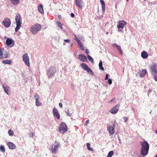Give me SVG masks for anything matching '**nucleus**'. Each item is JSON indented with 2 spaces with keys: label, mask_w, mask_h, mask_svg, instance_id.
<instances>
[{
  "label": "nucleus",
  "mask_w": 157,
  "mask_h": 157,
  "mask_svg": "<svg viewBox=\"0 0 157 157\" xmlns=\"http://www.w3.org/2000/svg\"><path fill=\"white\" fill-rule=\"evenodd\" d=\"M36 103L37 106L42 105V103L38 99H36Z\"/></svg>",
  "instance_id": "nucleus-27"
},
{
  "label": "nucleus",
  "mask_w": 157,
  "mask_h": 157,
  "mask_svg": "<svg viewBox=\"0 0 157 157\" xmlns=\"http://www.w3.org/2000/svg\"><path fill=\"white\" fill-rule=\"evenodd\" d=\"M106 33L107 34H108V32H106Z\"/></svg>",
  "instance_id": "nucleus-59"
},
{
  "label": "nucleus",
  "mask_w": 157,
  "mask_h": 157,
  "mask_svg": "<svg viewBox=\"0 0 157 157\" xmlns=\"http://www.w3.org/2000/svg\"><path fill=\"white\" fill-rule=\"evenodd\" d=\"M126 22L122 20L118 22V24L117 25V27L118 29H123L124 26L126 25Z\"/></svg>",
  "instance_id": "nucleus-12"
},
{
  "label": "nucleus",
  "mask_w": 157,
  "mask_h": 157,
  "mask_svg": "<svg viewBox=\"0 0 157 157\" xmlns=\"http://www.w3.org/2000/svg\"><path fill=\"white\" fill-rule=\"evenodd\" d=\"M107 128L108 129V126H107Z\"/></svg>",
  "instance_id": "nucleus-63"
},
{
  "label": "nucleus",
  "mask_w": 157,
  "mask_h": 157,
  "mask_svg": "<svg viewBox=\"0 0 157 157\" xmlns=\"http://www.w3.org/2000/svg\"><path fill=\"white\" fill-rule=\"evenodd\" d=\"M79 57H78V59L81 61L84 62L86 61L87 58L86 56L83 54H79Z\"/></svg>",
  "instance_id": "nucleus-17"
},
{
  "label": "nucleus",
  "mask_w": 157,
  "mask_h": 157,
  "mask_svg": "<svg viewBox=\"0 0 157 157\" xmlns=\"http://www.w3.org/2000/svg\"><path fill=\"white\" fill-rule=\"evenodd\" d=\"M73 44H71V46H72Z\"/></svg>",
  "instance_id": "nucleus-57"
},
{
  "label": "nucleus",
  "mask_w": 157,
  "mask_h": 157,
  "mask_svg": "<svg viewBox=\"0 0 157 157\" xmlns=\"http://www.w3.org/2000/svg\"><path fill=\"white\" fill-rule=\"evenodd\" d=\"M2 48H0V59H2Z\"/></svg>",
  "instance_id": "nucleus-36"
},
{
  "label": "nucleus",
  "mask_w": 157,
  "mask_h": 157,
  "mask_svg": "<svg viewBox=\"0 0 157 157\" xmlns=\"http://www.w3.org/2000/svg\"><path fill=\"white\" fill-rule=\"evenodd\" d=\"M90 143H87V147L88 149L90 151H94V150L92 148L90 147Z\"/></svg>",
  "instance_id": "nucleus-28"
},
{
  "label": "nucleus",
  "mask_w": 157,
  "mask_h": 157,
  "mask_svg": "<svg viewBox=\"0 0 157 157\" xmlns=\"http://www.w3.org/2000/svg\"><path fill=\"white\" fill-rule=\"evenodd\" d=\"M99 69L101 71H104V69L102 66V62L101 60L100 61L99 64Z\"/></svg>",
  "instance_id": "nucleus-24"
},
{
  "label": "nucleus",
  "mask_w": 157,
  "mask_h": 157,
  "mask_svg": "<svg viewBox=\"0 0 157 157\" xmlns=\"http://www.w3.org/2000/svg\"><path fill=\"white\" fill-rule=\"evenodd\" d=\"M76 42H77L78 45H79L82 44L79 40H77V41Z\"/></svg>",
  "instance_id": "nucleus-42"
},
{
  "label": "nucleus",
  "mask_w": 157,
  "mask_h": 157,
  "mask_svg": "<svg viewBox=\"0 0 157 157\" xmlns=\"http://www.w3.org/2000/svg\"><path fill=\"white\" fill-rule=\"evenodd\" d=\"M105 80L108 79V74H106L105 76Z\"/></svg>",
  "instance_id": "nucleus-52"
},
{
  "label": "nucleus",
  "mask_w": 157,
  "mask_h": 157,
  "mask_svg": "<svg viewBox=\"0 0 157 157\" xmlns=\"http://www.w3.org/2000/svg\"><path fill=\"white\" fill-rule=\"evenodd\" d=\"M124 119L125 122H126L128 120V118L125 117H124Z\"/></svg>",
  "instance_id": "nucleus-43"
},
{
  "label": "nucleus",
  "mask_w": 157,
  "mask_h": 157,
  "mask_svg": "<svg viewBox=\"0 0 157 157\" xmlns=\"http://www.w3.org/2000/svg\"><path fill=\"white\" fill-rule=\"evenodd\" d=\"M155 157H157V154L156 155Z\"/></svg>",
  "instance_id": "nucleus-60"
},
{
  "label": "nucleus",
  "mask_w": 157,
  "mask_h": 157,
  "mask_svg": "<svg viewBox=\"0 0 157 157\" xmlns=\"http://www.w3.org/2000/svg\"><path fill=\"white\" fill-rule=\"evenodd\" d=\"M113 101V100H111V101Z\"/></svg>",
  "instance_id": "nucleus-62"
},
{
  "label": "nucleus",
  "mask_w": 157,
  "mask_h": 157,
  "mask_svg": "<svg viewBox=\"0 0 157 157\" xmlns=\"http://www.w3.org/2000/svg\"><path fill=\"white\" fill-rule=\"evenodd\" d=\"M79 38L81 40H82V41L85 40L84 38L82 36L79 37Z\"/></svg>",
  "instance_id": "nucleus-45"
},
{
  "label": "nucleus",
  "mask_w": 157,
  "mask_h": 157,
  "mask_svg": "<svg viewBox=\"0 0 157 157\" xmlns=\"http://www.w3.org/2000/svg\"><path fill=\"white\" fill-rule=\"evenodd\" d=\"M38 11L41 14L44 13V10L42 4H40L39 5V6L38 7Z\"/></svg>",
  "instance_id": "nucleus-22"
},
{
  "label": "nucleus",
  "mask_w": 157,
  "mask_h": 157,
  "mask_svg": "<svg viewBox=\"0 0 157 157\" xmlns=\"http://www.w3.org/2000/svg\"><path fill=\"white\" fill-rule=\"evenodd\" d=\"M11 3L14 5H17L20 2V0H10Z\"/></svg>",
  "instance_id": "nucleus-23"
},
{
  "label": "nucleus",
  "mask_w": 157,
  "mask_h": 157,
  "mask_svg": "<svg viewBox=\"0 0 157 157\" xmlns=\"http://www.w3.org/2000/svg\"><path fill=\"white\" fill-rule=\"evenodd\" d=\"M71 17H74L75 16V15H74V13H71Z\"/></svg>",
  "instance_id": "nucleus-51"
},
{
  "label": "nucleus",
  "mask_w": 157,
  "mask_h": 157,
  "mask_svg": "<svg viewBox=\"0 0 157 157\" xmlns=\"http://www.w3.org/2000/svg\"><path fill=\"white\" fill-rule=\"evenodd\" d=\"M129 0H127V2H128V1Z\"/></svg>",
  "instance_id": "nucleus-61"
},
{
  "label": "nucleus",
  "mask_w": 157,
  "mask_h": 157,
  "mask_svg": "<svg viewBox=\"0 0 157 157\" xmlns=\"http://www.w3.org/2000/svg\"><path fill=\"white\" fill-rule=\"evenodd\" d=\"M153 76V78L156 81H157V75H152Z\"/></svg>",
  "instance_id": "nucleus-38"
},
{
  "label": "nucleus",
  "mask_w": 157,
  "mask_h": 157,
  "mask_svg": "<svg viewBox=\"0 0 157 157\" xmlns=\"http://www.w3.org/2000/svg\"><path fill=\"white\" fill-rule=\"evenodd\" d=\"M11 22L8 18H5L2 22V24L6 27H9L10 25Z\"/></svg>",
  "instance_id": "nucleus-10"
},
{
  "label": "nucleus",
  "mask_w": 157,
  "mask_h": 157,
  "mask_svg": "<svg viewBox=\"0 0 157 157\" xmlns=\"http://www.w3.org/2000/svg\"><path fill=\"white\" fill-rule=\"evenodd\" d=\"M113 46L115 47L117 49V50L119 51L120 54L122 55H123V52L121 50V47L119 45H117V44L115 43L113 44Z\"/></svg>",
  "instance_id": "nucleus-19"
},
{
  "label": "nucleus",
  "mask_w": 157,
  "mask_h": 157,
  "mask_svg": "<svg viewBox=\"0 0 157 157\" xmlns=\"http://www.w3.org/2000/svg\"><path fill=\"white\" fill-rule=\"evenodd\" d=\"M80 49L81 50H83L84 49V47L82 45V44H81V45H79Z\"/></svg>",
  "instance_id": "nucleus-37"
},
{
  "label": "nucleus",
  "mask_w": 157,
  "mask_h": 157,
  "mask_svg": "<svg viewBox=\"0 0 157 157\" xmlns=\"http://www.w3.org/2000/svg\"><path fill=\"white\" fill-rule=\"evenodd\" d=\"M63 40L64 42H66L67 43H69L71 41L69 39H64Z\"/></svg>",
  "instance_id": "nucleus-40"
},
{
  "label": "nucleus",
  "mask_w": 157,
  "mask_h": 157,
  "mask_svg": "<svg viewBox=\"0 0 157 157\" xmlns=\"http://www.w3.org/2000/svg\"><path fill=\"white\" fill-rule=\"evenodd\" d=\"M60 144L59 142L56 140L54 144L52 145L50 151L52 153L56 154L57 152L58 148L60 147Z\"/></svg>",
  "instance_id": "nucleus-2"
},
{
  "label": "nucleus",
  "mask_w": 157,
  "mask_h": 157,
  "mask_svg": "<svg viewBox=\"0 0 157 157\" xmlns=\"http://www.w3.org/2000/svg\"><path fill=\"white\" fill-rule=\"evenodd\" d=\"M66 44V43H63V45H65Z\"/></svg>",
  "instance_id": "nucleus-55"
},
{
  "label": "nucleus",
  "mask_w": 157,
  "mask_h": 157,
  "mask_svg": "<svg viewBox=\"0 0 157 157\" xmlns=\"http://www.w3.org/2000/svg\"><path fill=\"white\" fill-rule=\"evenodd\" d=\"M56 70V68L54 67H51L47 71V75L49 78H51L54 76Z\"/></svg>",
  "instance_id": "nucleus-5"
},
{
  "label": "nucleus",
  "mask_w": 157,
  "mask_h": 157,
  "mask_svg": "<svg viewBox=\"0 0 157 157\" xmlns=\"http://www.w3.org/2000/svg\"><path fill=\"white\" fill-rule=\"evenodd\" d=\"M151 72L152 75H157V64H153L150 66Z\"/></svg>",
  "instance_id": "nucleus-8"
},
{
  "label": "nucleus",
  "mask_w": 157,
  "mask_h": 157,
  "mask_svg": "<svg viewBox=\"0 0 157 157\" xmlns=\"http://www.w3.org/2000/svg\"><path fill=\"white\" fill-rule=\"evenodd\" d=\"M7 144L10 149H15L16 148V145L12 142H9Z\"/></svg>",
  "instance_id": "nucleus-18"
},
{
  "label": "nucleus",
  "mask_w": 157,
  "mask_h": 157,
  "mask_svg": "<svg viewBox=\"0 0 157 157\" xmlns=\"http://www.w3.org/2000/svg\"><path fill=\"white\" fill-rule=\"evenodd\" d=\"M75 3L76 5L81 9H82L84 5L82 0H75Z\"/></svg>",
  "instance_id": "nucleus-14"
},
{
  "label": "nucleus",
  "mask_w": 157,
  "mask_h": 157,
  "mask_svg": "<svg viewBox=\"0 0 157 157\" xmlns=\"http://www.w3.org/2000/svg\"><path fill=\"white\" fill-rule=\"evenodd\" d=\"M8 56L7 52H6L5 53V54L3 55H2V59L5 58H6Z\"/></svg>",
  "instance_id": "nucleus-33"
},
{
  "label": "nucleus",
  "mask_w": 157,
  "mask_h": 157,
  "mask_svg": "<svg viewBox=\"0 0 157 157\" xmlns=\"http://www.w3.org/2000/svg\"><path fill=\"white\" fill-rule=\"evenodd\" d=\"M112 83V81L110 79H109V84H111Z\"/></svg>",
  "instance_id": "nucleus-48"
},
{
  "label": "nucleus",
  "mask_w": 157,
  "mask_h": 157,
  "mask_svg": "<svg viewBox=\"0 0 157 157\" xmlns=\"http://www.w3.org/2000/svg\"><path fill=\"white\" fill-rule=\"evenodd\" d=\"M82 157H85L83 156H82Z\"/></svg>",
  "instance_id": "nucleus-64"
},
{
  "label": "nucleus",
  "mask_w": 157,
  "mask_h": 157,
  "mask_svg": "<svg viewBox=\"0 0 157 157\" xmlns=\"http://www.w3.org/2000/svg\"><path fill=\"white\" fill-rule=\"evenodd\" d=\"M66 113H67V115L69 116H70L71 115L72 113H70L69 112V110L68 109H67L66 111Z\"/></svg>",
  "instance_id": "nucleus-35"
},
{
  "label": "nucleus",
  "mask_w": 157,
  "mask_h": 157,
  "mask_svg": "<svg viewBox=\"0 0 157 157\" xmlns=\"http://www.w3.org/2000/svg\"><path fill=\"white\" fill-rule=\"evenodd\" d=\"M102 8L103 12H104L105 11V4L102 5Z\"/></svg>",
  "instance_id": "nucleus-39"
},
{
  "label": "nucleus",
  "mask_w": 157,
  "mask_h": 157,
  "mask_svg": "<svg viewBox=\"0 0 157 157\" xmlns=\"http://www.w3.org/2000/svg\"><path fill=\"white\" fill-rule=\"evenodd\" d=\"M101 3L102 5L105 4V2L103 0H100Z\"/></svg>",
  "instance_id": "nucleus-47"
},
{
  "label": "nucleus",
  "mask_w": 157,
  "mask_h": 157,
  "mask_svg": "<svg viewBox=\"0 0 157 157\" xmlns=\"http://www.w3.org/2000/svg\"><path fill=\"white\" fill-rule=\"evenodd\" d=\"M120 105L118 104L113 107L110 110V112L112 114H116L119 110Z\"/></svg>",
  "instance_id": "nucleus-11"
},
{
  "label": "nucleus",
  "mask_w": 157,
  "mask_h": 157,
  "mask_svg": "<svg viewBox=\"0 0 157 157\" xmlns=\"http://www.w3.org/2000/svg\"><path fill=\"white\" fill-rule=\"evenodd\" d=\"M41 28L40 24H35L31 27L30 30L33 34H35Z\"/></svg>",
  "instance_id": "nucleus-4"
},
{
  "label": "nucleus",
  "mask_w": 157,
  "mask_h": 157,
  "mask_svg": "<svg viewBox=\"0 0 157 157\" xmlns=\"http://www.w3.org/2000/svg\"><path fill=\"white\" fill-rule=\"evenodd\" d=\"M15 19L16 23V27L15 28V31L17 32L21 27V25L22 24L20 15L18 14V15H17L15 17Z\"/></svg>",
  "instance_id": "nucleus-3"
},
{
  "label": "nucleus",
  "mask_w": 157,
  "mask_h": 157,
  "mask_svg": "<svg viewBox=\"0 0 157 157\" xmlns=\"http://www.w3.org/2000/svg\"><path fill=\"white\" fill-rule=\"evenodd\" d=\"M8 133L10 136H12L13 135V131L12 130L9 129L8 130Z\"/></svg>",
  "instance_id": "nucleus-30"
},
{
  "label": "nucleus",
  "mask_w": 157,
  "mask_h": 157,
  "mask_svg": "<svg viewBox=\"0 0 157 157\" xmlns=\"http://www.w3.org/2000/svg\"><path fill=\"white\" fill-rule=\"evenodd\" d=\"M56 23L58 25V27L60 28V29H63V27L62 26V24L59 22H57Z\"/></svg>",
  "instance_id": "nucleus-32"
},
{
  "label": "nucleus",
  "mask_w": 157,
  "mask_h": 157,
  "mask_svg": "<svg viewBox=\"0 0 157 157\" xmlns=\"http://www.w3.org/2000/svg\"><path fill=\"white\" fill-rule=\"evenodd\" d=\"M80 66L84 70L86 71L88 73L91 75H94L93 71L86 64L82 63L80 64Z\"/></svg>",
  "instance_id": "nucleus-7"
},
{
  "label": "nucleus",
  "mask_w": 157,
  "mask_h": 157,
  "mask_svg": "<svg viewBox=\"0 0 157 157\" xmlns=\"http://www.w3.org/2000/svg\"><path fill=\"white\" fill-rule=\"evenodd\" d=\"M13 40L9 38H8L6 41V43L7 45H10L12 42Z\"/></svg>",
  "instance_id": "nucleus-26"
},
{
  "label": "nucleus",
  "mask_w": 157,
  "mask_h": 157,
  "mask_svg": "<svg viewBox=\"0 0 157 157\" xmlns=\"http://www.w3.org/2000/svg\"><path fill=\"white\" fill-rule=\"evenodd\" d=\"M53 113L54 116L56 117L58 119H60V115L58 110L56 109V108H53Z\"/></svg>",
  "instance_id": "nucleus-13"
},
{
  "label": "nucleus",
  "mask_w": 157,
  "mask_h": 157,
  "mask_svg": "<svg viewBox=\"0 0 157 157\" xmlns=\"http://www.w3.org/2000/svg\"><path fill=\"white\" fill-rule=\"evenodd\" d=\"M59 107L61 108H62L63 107V105H62V104L61 103H60L59 104Z\"/></svg>",
  "instance_id": "nucleus-50"
},
{
  "label": "nucleus",
  "mask_w": 157,
  "mask_h": 157,
  "mask_svg": "<svg viewBox=\"0 0 157 157\" xmlns=\"http://www.w3.org/2000/svg\"><path fill=\"white\" fill-rule=\"evenodd\" d=\"M2 63L5 64H10L11 63V61L10 60L6 59L3 60L2 61Z\"/></svg>",
  "instance_id": "nucleus-25"
},
{
  "label": "nucleus",
  "mask_w": 157,
  "mask_h": 157,
  "mask_svg": "<svg viewBox=\"0 0 157 157\" xmlns=\"http://www.w3.org/2000/svg\"><path fill=\"white\" fill-rule=\"evenodd\" d=\"M146 74H147V71L145 69H143L142 71H140L138 72V74L140 78L144 77Z\"/></svg>",
  "instance_id": "nucleus-16"
},
{
  "label": "nucleus",
  "mask_w": 157,
  "mask_h": 157,
  "mask_svg": "<svg viewBox=\"0 0 157 157\" xmlns=\"http://www.w3.org/2000/svg\"><path fill=\"white\" fill-rule=\"evenodd\" d=\"M87 57L89 60L92 63L94 62V60L89 55L87 56Z\"/></svg>",
  "instance_id": "nucleus-29"
},
{
  "label": "nucleus",
  "mask_w": 157,
  "mask_h": 157,
  "mask_svg": "<svg viewBox=\"0 0 157 157\" xmlns=\"http://www.w3.org/2000/svg\"><path fill=\"white\" fill-rule=\"evenodd\" d=\"M89 120H87L86 122H85V126H86L87 125L88 123H89Z\"/></svg>",
  "instance_id": "nucleus-44"
},
{
  "label": "nucleus",
  "mask_w": 157,
  "mask_h": 157,
  "mask_svg": "<svg viewBox=\"0 0 157 157\" xmlns=\"http://www.w3.org/2000/svg\"><path fill=\"white\" fill-rule=\"evenodd\" d=\"M34 97L35 98H38L39 97V95H35L34 96Z\"/></svg>",
  "instance_id": "nucleus-53"
},
{
  "label": "nucleus",
  "mask_w": 157,
  "mask_h": 157,
  "mask_svg": "<svg viewBox=\"0 0 157 157\" xmlns=\"http://www.w3.org/2000/svg\"><path fill=\"white\" fill-rule=\"evenodd\" d=\"M141 56L144 59L148 57L147 53L145 51H144L142 52Z\"/></svg>",
  "instance_id": "nucleus-20"
},
{
  "label": "nucleus",
  "mask_w": 157,
  "mask_h": 157,
  "mask_svg": "<svg viewBox=\"0 0 157 157\" xmlns=\"http://www.w3.org/2000/svg\"><path fill=\"white\" fill-rule=\"evenodd\" d=\"M0 150L3 153H4L5 151V149L3 145H2L0 147Z\"/></svg>",
  "instance_id": "nucleus-31"
},
{
  "label": "nucleus",
  "mask_w": 157,
  "mask_h": 157,
  "mask_svg": "<svg viewBox=\"0 0 157 157\" xmlns=\"http://www.w3.org/2000/svg\"><path fill=\"white\" fill-rule=\"evenodd\" d=\"M86 54H88L90 53V51L88 49H86Z\"/></svg>",
  "instance_id": "nucleus-49"
},
{
  "label": "nucleus",
  "mask_w": 157,
  "mask_h": 157,
  "mask_svg": "<svg viewBox=\"0 0 157 157\" xmlns=\"http://www.w3.org/2000/svg\"><path fill=\"white\" fill-rule=\"evenodd\" d=\"M155 132L156 133H157V130Z\"/></svg>",
  "instance_id": "nucleus-58"
},
{
  "label": "nucleus",
  "mask_w": 157,
  "mask_h": 157,
  "mask_svg": "<svg viewBox=\"0 0 157 157\" xmlns=\"http://www.w3.org/2000/svg\"><path fill=\"white\" fill-rule=\"evenodd\" d=\"M74 36L75 38V40L76 41H77V40H79L78 38L75 35H74Z\"/></svg>",
  "instance_id": "nucleus-46"
},
{
  "label": "nucleus",
  "mask_w": 157,
  "mask_h": 157,
  "mask_svg": "<svg viewBox=\"0 0 157 157\" xmlns=\"http://www.w3.org/2000/svg\"><path fill=\"white\" fill-rule=\"evenodd\" d=\"M3 88L6 93L7 94H8L9 91L10 90L9 87L7 85L5 86L3 85Z\"/></svg>",
  "instance_id": "nucleus-21"
},
{
  "label": "nucleus",
  "mask_w": 157,
  "mask_h": 157,
  "mask_svg": "<svg viewBox=\"0 0 157 157\" xmlns=\"http://www.w3.org/2000/svg\"><path fill=\"white\" fill-rule=\"evenodd\" d=\"M115 124H114L113 125L110 126L109 128V135L111 136L112 135H113L115 132L114 130L115 128Z\"/></svg>",
  "instance_id": "nucleus-15"
},
{
  "label": "nucleus",
  "mask_w": 157,
  "mask_h": 157,
  "mask_svg": "<svg viewBox=\"0 0 157 157\" xmlns=\"http://www.w3.org/2000/svg\"><path fill=\"white\" fill-rule=\"evenodd\" d=\"M67 131V127L66 124L64 122H62L60 124L59 131L62 134H64Z\"/></svg>",
  "instance_id": "nucleus-6"
},
{
  "label": "nucleus",
  "mask_w": 157,
  "mask_h": 157,
  "mask_svg": "<svg viewBox=\"0 0 157 157\" xmlns=\"http://www.w3.org/2000/svg\"><path fill=\"white\" fill-rule=\"evenodd\" d=\"M103 85H105V86H107V84H105V82H103Z\"/></svg>",
  "instance_id": "nucleus-54"
},
{
  "label": "nucleus",
  "mask_w": 157,
  "mask_h": 157,
  "mask_svg": "<svg viewBox=\"0 0 157 157\" xmlns=\"http://www.w3.org/2000/svg\"><path fill=\"white\" fill-rule=\"evenodd\" d=\"M113 154V151H111L109 152V157H111Z\"/></svg>",
  "instance_id": "nucleus-34"
},
{
  "label": "nucleus",
  "mask_w": 157,
  "mask_h": 157,
  "mask_svg": "<svg viewBox=\"0 0 157 157\" xmlns=\"http://www.w3.org/2000/svg\"><path fill=\"white\" fill-rule=\"evenodd\" d=\"M58 17L59 18V17H61L60 15H58Z\"/></svg>",
  "instance_id": "nucleus-56"
},
{
  "label": "nucleus",
  "mask_w": 157,
  "mask_h": 157,
  "mask_svg": "<svg viewBox=\"0 0 157 157\" xmlns=\"http://www.w3.org/2000/svg\"><path fill=\"white\" fill-rule=\"evenodd\" d=\"M22 60L27 66L28 67L30 66L29 57L27 53H25L23 55Z\"/></svg>",
  "instance_id": "nucleus-9"
},
{
  "label": "nucleus",
  "mask_w": 157,
  "mask_h": 157,
  "mask_svg": "<svg viewBox=\"0 0 157 157\" xmlns=\"http://www.w3.org/2000/svg\"><path fill=\"white\" fill-rule=\"evenodd\" d=\"M76 42H77L78 45H79L82 44L79 40H77V41Z\"/></svg>",
  "instance_id": "nucleus-41"
},
{
  "label": "nucleus",
  "mask_w": 157,
  "mask_h": 157,
  "mask_svg": "<svg viewBox=\"0 0 157 157\" xmlns=\"http://www.w3.org/2000/svg\"><path fill=\"white\" fill-rule=\"evenodd\" d=\"M140 144L141 147V153L144 155H146L148 153L149 149V145L148 143L144 140L143 142H141Z\"/></svg>",
  "instance_id": "nucleus-1"
}]
</instances>
